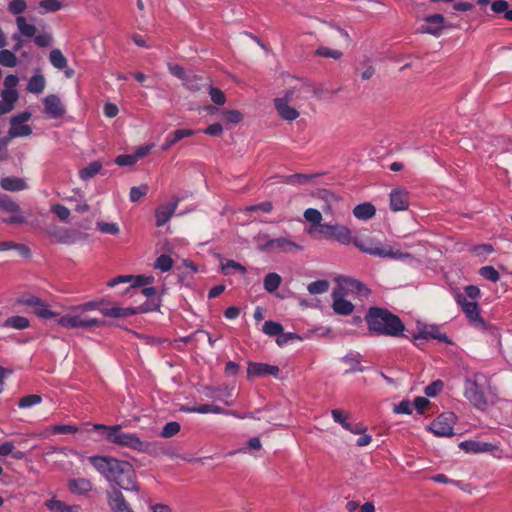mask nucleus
Listing matches in <instances>:
<instances>
[{"instance_id":"nucleus-20","label":"nucleus","mask_w":512,"mask_h":512,"mask_svg":"<svg viewBox=\"0 0 512 512\" xmlns=\"http://www.w3.org/2000/svg\"><path fill=\"white\" fill-rule=\"evenodd\" d=\"M68 490L75 495H84L92 491L93 483L87 478H74L67 482Z\"/></svg>"},{"instance_id":"nucleus-28","label":"nucleus","mask_w":512,"mask_h":512,"mask_svg":"<svg viewBox=\"0 0 512 512\" xmlns=\"http://www.w3.org/2000/svg\"><path fill=\"white\" fill-rule=\"evenodd\" d=\"M0 186L7 191H21L25 189L26 183L22 178L4 177L0 181Z\"/></svg>"},{"instance_id":"nucleus-31","label":"nucleus","mask_w":512,"mask_h":512,"mask_svg":"<svg viewBox=\"0 0 512 512\" xmlns=\"http://www.w3.org/2000/svg\"><path fill=\"white\" fill-rule=\"evenodd\" d=\"M6 328H13L16 330H23L30 326V321L24 316H11L8 317L3 324Z\"/></svg>"},{"instance_id":"nucleus-43","label":"nucleus","mask_w":512,"mask_h":512,"mask_svg":"<svg viewBox=\"0 0 512 512\" xmlns=\"http://www.w3.org/2000/svg\"><path fill=\"white\" fill-rule=\"evenodd\" d=\"M478 273L484 279L494 283L500 280V274L493 266H483L479 269Z\"/></svg>"},{"instance_id":"nucleus-33","label":"nucleus","mask_w":512,"mask_h":512,"mask_svg":"<svg viewBox=\"0 0 512 512\" xmlns=\"http://www.w3.org/2000/svg\"><path fill=\"white\" fill-rule=\"evenodd\" d=\"M45 78L42 74H35L32 76L27 84V91L34 94L41 93L45 88Z\"/></svg>"},{"instance_id":"nucleus-45","label":"nucleus","mask_w":512,"mask_h":512,"mask_svg":"<svg viewBox=\"0 0 512 512\" xmlns=\"http://www.w3.org/2000/svg\"><path fill=\"white\" fill-rule=\"evenodd\" d=\"M331 415L333 420L336 423H339L345 430L350 428V423L347 422L349 418V413L340 409H333L331 411Z\"/></svg>"},{"instance_id":"nucleus-58","label":"nucleus","mask_w":512,"mask_h":512,"mask_svg":"<svg viewBox=\"0 0 512 512\" xmlns=\"http://www.w3.org/2000/svg\"><path fill=\"white\" fill-rule=\"evenodd\" d=\"M221 269L224 275L230 274V269L238 270L243 274L246 272V268L234 260H228L226 263L222 264Z\"/></svg>"},{"instance_id":"nucleus-3","label":"nucleus","mask_w":512,"mask_h":512,"mask_svg":"<svg viewBox=\"0 0 512 512\" xmlns=\"http://www.w3.org/2000/svg\"><path fill=\"white\" fill-rule=\"evenodd\" d=\"M95 430H103L107 441L122 447H127L138 452H150L151 443L142 441L133 433L122 431L121 425L106 426L95 424Z\"/></svg>"},{"instance_id":"nucleus-40","label":"nucleus","mask_w":512,"mask_h":512,"mask_svg":"<svg viewBox=\"0 0 512 512\" xmlns=\"http://www.w3.org/2000/svg\"><path fill=\"white\" fill-rule=\"evenodd\" d=\"M0 64L4 67H15L17 65L15 52L7 49L0 50Z\"/></svg>"},{"instance_id":"nucleus-26","label":"nucleus","mask_w":512,"mask_h":512,"mask_svg":"<svg viewBox=\"0 0 512 512\" xmlns=\"http://www.w3.org/2000/svg\"><path fill=\"white\" fill-rule=\"evenodd\" d=\"M428 338L437 339L444 343H451L448 336L444 333H441L437 326H431L428 329L420 331L418 334L414 336L415 340Z\"/></svg>"},{"instance_id":"nucleus-35","label":"nucleus","mask_w":512,"mask_h":512,"mask_svg":"<svg viewBox=\"0 0 512 512\" xmlns=\"http://www.w3.org/2000/svg\"><path fill=\"white\" fill-rule=\"evenodd\" d=\"M232 394L231 389L228 387L224 388H207L206 396L210 398H214L217 400L224 401V403L228 406L232 405L231 402L224 400V398L230 397Z\"/></svg>"},{"instance_id":"nucleus-57","label":"nucleus","mask_w":512,"mask_h":512,"mask_svg":"<svg viewBox=\"0 0 512 512\" xmlns=\"http://www.w3.org/2000/svg\"><path fill=\"white\" fill-rule=\"evenodd\" d=\"M51 211L61 220L67 221L70 216V210L61 204H55L51 207Z\"/></svg>"},{"instance_id":"nucleus-48","label":"nucleus","mask_w":512,"mask_h":512,"mask_svg":"<svg viewBox=\"0 0 512 512\" xmlns=\"http://www.w3.org/2000/svg\"><path fill=\"white\" fill-rule=\"evenodd\" d=\"M180 424L176 421L168 422L162 428L160 436L163 438H171L175 436L180 431Z\"/></svg>"},{"instance_id":"nucleus-14","label":"nucleus","mask_w":512,"mask_h":512,"mask_svg":"<svg viewBox=\"0 0 512 512\" xmlns=\"http://www.w3.org/2000/svg\"><path fill=\"white\" fill-rule=\"evenodd\" d=\"M262 250H272L277 252H292L301 250L302 247L287 238H276L267 241L261 248Z\"/></svg>"},{"instance_id":"nucleus-13","label":"nucleus","mask_w":512,"mask_h":512,"mask_svg":"<svg viewBox=\"0 0 512 512\" xmlns=\"http://www.w3.org/2000/svg\"><path fill=\"white\" fill-rule=\"evenodd\" d=\"M0 209L11 213L12 215L8 218L3 219L7 224H22L25 219L20 212L19 205L14 202L8 195L0 194Z\"/></svg>"},{"instance_id":"nucleus-6","label":"nucleus","mask_w":512,"mask_h":512,"mask_svg":"<svg viewBox=\"0 0 512 512\" xmlns=\"http://www.w3.org/2000/svg\"><path fill=\"white\" fill-rule=\"evenodd\" d=\"M16 304L33 308V313L42 319H51L58 316L57 312L51 311L49 305L39 297L26 294L16 299Z\"/></svg>"},{"instance_id":"nucleus-9","label":"nucleus","mask_w":512,"mask_h":512,"mask_svg":"<svg viewBox=\"0 0 512 512\" xmlns=\"http://www.w3.org/2000/svg\"><path fill=\"white\" fill-rule=\"evenodd\" d=\"M455 300L462 308L471 325L475 327H485V322L480 315L478 303L475 301H468L463 294H456Z\"/></svg>"},{"instance_id":"nucleus-42","label":"nucleus","mask_w":512,"mask_h":512,"mask_svg":"<svg viewBox=\"0 0 512 512\" xmlns=\"http://www.w3.org/2000/svg\"><path fill=\"white\" fill-rule=\"evenodd\" d=\"M40 14L59 11L63 4L59 0H42L39 3Z\"/></svg>"},{"instance_id":"nucleus-62","label":"nucleus","mask_w":512,"mask_h":512,"mask_svg":"<svg viewBox=\"0 0 512 512\" xmlns=\"http://www.w3.org/2000/svg\"><path fill=\"white\" fill-rule=\"evenodd\" d=\"M224 118L233 124H237L242 121L243 115L238 110H225L223 111Z\"/></svg>"},{"instance_id":"nucleus-27","label":"nucleus","mask_w":512,"mask_h":512,"mask_svg":"<svg viewBox=\"0 0 512 512\" xmlns=\"http://www.w3.org/2000/svg\"><path fill=\"white\" fill-rule=\"evenodd\" d=\"M376 213V209L373 204L366 202L355 206L353 214L357 219L368 220L372 218Z\"/></svg>"},{"instance_id":"nucleus-4","label":"nucleus","mask_w":512,"mask_h":512,"mask_svg":"<svg viewBox=\"0 0 512 512\" xmlns=\"http://www.w3.org/2000/svg\"><path fill=\"white\" fill-rule=\"evenodd\" d=\"M353 244L362 252L368 253L377 257L382 258H400L402 253L394 252L388 245H382L381 242L376 241L372 238H354L352 239Z\"/></svg>"},{"instance_id":"nucleus-19","label":"nucleus","mask_w":512,"mask_h":512,"mask_svg":"<svg viewBox=\"0 0 512 512\" xmlns=\"http://www.w3.org/2000/svg\"><path fill=\"white\" fill-rule=\"evenodd\" d=\"M178 202L179 199H176L173 203L159 206L156 209L155 222L157 227L165 225L170 220L178 206Z\"/></svg>"},{"instance_id":"nucleus-30","label":"nucleus","mask_w":512,"mask_h":512,"mask_svg":"<svg viewBox=\"0 0 512 512\" xmlns=\"http://www.w3.org/2000/svg\"><path fill=\"white\" fill-rule=\"evenodd\" d=\"M316 177L317 174L296 173L293 175L282 176V182L290 185H305Z\"/></svg>"},{"instance_id":"nucleus-41","label":"nucleus","mask_w":512,"mask_h":512,"mask_svg":"<svg viewBox=\"0 0 512 512\" xmlns=\"http://www.w3.org/2000/svg\"><path fill=\"white\" fill-rule=\"evenodd\" d=\"M32 133V129L28 125H11L8 135L9 137L7 139L16 138V137H22V136H29Z\"/></svg>"},{"instance_id":"nucleus-38","label":"nucleus","mask_w":512,"mask_h":512,"mask_svg":"<svg viewBox=\"0 0 512 512\" xmlns=\"http://www.w3.org/2000/svg\"><path fill=\"white\" fill-rule=\"evenodd\" d=\"M49 60L51 64L59 70H62L67 66V59L59 49H53L50 52Z\"/></svg>"},{"instance_id":"nucleus-21","label":"nucleus","mask_w":512,"mask_h":512,"mask_svg":"<svg viewBox=\"0 0 512 512\" xmlns=\"http://www.w3.org/2000/svg\"><path fill=\"white\" fill-rule=\"evenodd\" d=\"M424 21L428 24H433L435 26H426L422 28L423 33H427L434 36H439L444 28L443 24L445 22V18L442 14H433L424 18Z\"/></svg>"},{"instance_id":"nucleus-52","label":"nucleus","mask_w":512,"mask_h":512,"mask_svg":"<svg viewBox=\"0 0 512 512\" xmlns=\"http://www.w3.org/2000/svg\"><path fill=\"white\" fill-rule=\"evenodd\" d=\"M149 190V187L147 184H142L140 186H135L130 189V200L132 202H138L142 197H144Z\"/></svg>"},{"instance_id":"nucleus-46","label":"nucleus","mask_w":512,"mask_h":512,"mask_svg":"<svg viewBox=\"0 0 512 512\" xmlns=\"http://www.w3.org/2000/svg\"><path fill=\"white\" fill-rule=\"evenodd\" d=\"M2 101L12 110L18 100V92L15 89H4L1 92Z\"/></svg>"},{"instance_id":"nucleus-61","label":"nucleus","mask_w":512,"mask_h":512,"mask_svg":"<svg viewBox=\"0 0 512 512\" xmlns=\"http://www.w3.org/2000/svg\"><path fill=\"white\" fill-rule=\"evenodd\" d=\"M51 431L55 434H74L78 431V428L74 425L61 424L53 426Z\"/></svg>"},{"instance_id":"nucleus-44","label":"nucleus","mask_w":512,"mask_h":512,"mask_svg":"<svg viewBox=\"0 0 512 512\" xmlns=\"http://www.w3.org/2000/svg\"><path fill=\"white\" fill-rule=\"evenodd\" d=\"M263 332L269 336H279L283 332V326L275 321H266L263 324Z\"/></svg>"},{"instance_id":"nucleus-17","label":"nucleus","mask_w":512,"mask_h":512,"mask_svg":"<svg viewBox=\"0 0 512 512\" xmlns=\"http://www.w3.org/2000/svg\"><path fill=\"white\" fill-rule=\"evenodd\" d=\"M49 235L58 243L73 244L76 240L80 239L82 233L75 230L53 227L52 230H49Z\"/></svg>"},{"instance_id":"nucleus-11","label":"nucleus","mask_w":512,"mask_h":512,"mask_svg":"<svg viewBox=\"0 0 512 512\" xmlns=\"http://www.w3.org/2000/svg\"><path fill=\"white\" fill-rule=\"evenodd\" d=\"M455 415L452 412L439 415L430 425L429 429L437 436L448 437L453 435Z\"/></svg>"},{"instance_id":"nucleus-22","label":"nucleus","mask_w":512,"mask_h":512,"mask_svg":"<svg viewBox=\"0 0 512 512\" xmlns=\"http://www.w3.org/2000/svg\"><path fill=\"white\" fill-rule=\"evenodd\" d=\"M273 103L279 117L285 121H294L300 115L298 110L290 104L284 103L281 100H273Z\"/></svg>"},{"instance_id":"nucleus-54","label":"nucleus","mask_w":512,"mask_h":512,"mask_svg":"<svg viewBox=\"0 0 512 512\" xmlns=\"http://www.w3.org/2000/svg\"><path fill=\"white\" fill-rule=\"evenodd\" d=\"M27 8L25 0H12L8 3V11L13 15L20 16Z\"/></svg>"},{"instance_id":"nucleus-39","label":"nucleus","mask_w":512,"mask_h":512,"mask_svg":"<svg viewBox=\"0 0 512 512\" xmlns=\"http://www.w3.org/2000/svg\"><path fill=\"white\" fill-rule=\"evenodd\" d=\"M345 283L351 292H355L363 296H367L370 293V290L362 282L356 279L347 278L345 279Z\"/></svg>"},{"instance_id":"nucleus-5","label":"nucleus","mask_w":512,"mask_h":512,"mask_svg":"<svg viewBox=\"0 0 512 512\" xmlns=\"http://www.w3.org/2000/svg\"><path fill=\"white\" fill-rule=\"evenodd\" d=\"M15 22H16L18 31L21 33V35L28 37V38H33L34 43L38 47L51 46V44L53 42V37L50 33H43V34L36 35V32H37L36 26L34 24L27 23L25 17H23V16H17Z\"/></svg>"},{"instance_id":"nucleus-56","label":"nucleus","mask_w":512,"mask_h":512,"mask_svg":"<svg viewBox=\"0 0 512 512\" xmlns=\"http://www.w3.org/2000/svg\"><path fill=\"white\" fill-rule=\"evenodd\" d=\"M42 401L41 396L32 394L20 398L18 406L20 408H29L35 404H39Z\"/></svg>"},{"instance_id":"nucleus-32","label":"nucleus","mask_w":512,"mask_h":512,"mask_svg":"<svg viewBox=\"0 0 512 512\" xmlns=\"http://www.w3.org/2000/svg\"><path fill=\"white\" fill-rule=\"evenodd\" d=\"M58 323L65 328H85L84 318L79 315H65Z\"/></svg>"},{"instance_id":"nucleus-2","label":"nucleus","mask_w":512,"mask_h":512,"mask_svg":"<svg viewBox=\"0 0 512 512\" xmlns=\"http://www.w3.org/2000/svg\"><path fill=\"white\" fill-rule=\"evenodd\" d=\"M365 320L369 330L376 335L398 337L405 330L401 319L385 308H369Z\"/></svg>"},{"instance_id":"nucleus-8","label":"nucleus","mask_w":512,"mask_h":512,"mask_svg":"<svg viewBox=\"0 0 512 512\" xmlns=\"http://www.w3.org/2000/svg\"><path fill=\"white\" fill-rule=\"evenodd\" d=\"M464 395L474 407L480 410L486 409L488 402L476 377L465 380Z\"/></svg>"},{"instance_id":"nucleus-60","label":"nucleus","mask_w":512,"mask_h":512,"mask_svg":"<svg viewBox=\"0 0 512 512\" xmlns=\"http://www.w3.org/2000/svg\"><path fill=\"white\" fill-rule=\"evenodd\" d=\"M97 228L105 234L116 235L119 233V227L115 223L98 222Z\"/></svg>"},{"instance_id":"nucleus-15","label":"nucleus","mask_w":512,"mask_h":512,"mask_svg":"<svg viewBox=\"0 0 512 512\" xmlns=\"http://www.w3.org/2000/svg\"><path fill=\"white\" fill-rule=\"evenodd\" d=\"M279 367L269 365L266 363L249 362L247 368V376L250 377H264L267 375L278 376Z\"/></svg>"},{"instance_id":"nucleus-63","label":"nucleus","mask_w":512,"mask_h":512,"mask_svg":"<svg viewBox=\"0 0 512 512\" xmlns=\"http://www.w3.org/2000/svg\"><path fill=\"white\" fill-rule=\"evenodd\" d=\"M153 281H154V277H152V276H150V277L143 276V275L137 276L135 278L133 284L127 289L126 292H128L131 289H137V288H141L147 284H151V283H153Z\"/></svg>"},{"instance_id":"nucleus-24","label":"nucleus","mask_w":512,"mask_h":512,"mask_svg":"<svg viewBox=\"0 0 512 512\" xmlns=\"http://www.w3.org/2000/svg\"><path fill=\"white\" fill-rule=\"evenodd\" d=\"M44 505L51 512H79L81 509L79 505H68L66 502L55 498L45 501Z\"/></svg>"},{"instance_id":"nucleus-36","label":"nucleus","mask_w":512,"mask_h":512,"mask_svg":"<svg viewBox=\"0 0 512 512\" xmlns=\"http://www.w3.org/2000/svg\"><path fill=\"white\" fill-rule=\"evenodd\" d=\"M102 169V164L99 161L89 163L86 167L79 171L81 179L88 180L94 177Z\"/></svg>"},{"instance_id":"nucleus-29","label":"nucleus","mask_w":512,"mask_h":512,"mask_svg":"<svg viewBox=\"0 0 512 512\" xmlns=\"http://www.w3.org/2000/svg\"><path fill=\"white\" fill-rule=\"evenodd\" d=\"M460 448L466 452L479 453L487 452L491 450L492 445L489 443L477 442V441H463L460 443Z\"/></svg>"},{"instance_id":"nucleus-12","label":"nucleus","mask_w":512,"mask_h":512,"mask_svg":"<svg viewBox=\"0 0 512 512\" xmlns=\"http://www.w3.org/2000/svg\"><path fill=\"white\" fill-rule=\"evenodd\" d=\"M106 496L111 512H135L119 488L108 490Z\"/></svg>"},{"instance_id":"nucleus-49","label":"nucleus","mask_w":512,"mask_h":512,"mask_svg":"<svg viewBox=\"0 0 512 512\" xmlns=\"http://www.w3.org/2000/svg\"><path fill=\"white\" fill-rule=\"evenodd\" d=\"M206 89L209 90V95L211 97V100L216 105H223L226 102V96L222 90L216 87H212L209 83Z\"/></svg>"},{"instance_id":"nucleus-53","label":"nucleus","mask_w":512,"mask_h":512,"mask_svg":"<svg viewBox=\"0 0 512 512\" xmlns=\"http://www.w3.org/2000/svg\"><path fill=\"white\" fill-rule=\"evenodd\" d=\"M315 55L337 60L342 57L343 53L339 50L330 49L328 47H319L316 49Z\"/></svg>"},{"instance_id":"nucleus-16","label":"nucleus","mask_w":512,"mask_h":512,"mask_svg":"<svg viewBox=\"0 0 512 512\" xmlns=\"http://www.w3.org/2000/svg\"><path fill=\"white\" fill-rule=\"evenodd\" d=\"M45 113L51 118H59L64 115L65 108L60 98L55 94L46 96L43 100Z\"/></svg>"},{"instance_id":"nucleus-59","label":"nucleus","mask_w":512,"mask_h":512,"mask_svg":"<svg viewBox=\"0 0 512 512\" xmlns=\"http://www.w3.org/2000/svg\"><path fill=\"white\" fill-rule=\"evenodd\" d=\"M444 383L441 380H435L425 388V394L428 397H434L442 391Z\"/></svg>"},{"instance_id":"nucleus-50","label":"nucleus","mask_w":512,"mask_h":512,"mask_svg":"<svg viewBox=\"0 0 512 512\" xmlns=\"http://www.w3.org/2000/svg\"><path fill=\"white\" fill-rule=\"evenodd\" d=\"M305 219L310 222L311 224L317 226V229L319 230V226L323 225L321 223L322 215L320 211L317 209L309 208L304 212Z\"/></svg>"},{"instance_id":"nucleus-51","label":"nucleus","mask_w":512,"mask_h":512,"mask_svg":"<svg viewBox=\"0 0 512 512\" xmlns=\"http://www.w3.org/2000/svg\"><path fill=\"white\" fill-rule=\"evenodd\" d=\"M329 288V282L326 280H317L314 282H311L308 285V291L311 294H322L328 291Z\"/></svg>"},{"instance_id":"nucleus-34","label":"nucleus","mask_w":512,"mask_h":512,"mask_svg":"<svg viewBox=\"0 0 512 512\" xmlns=\"http://www.w3.org/2000/svg\"><path fill=\"white\" fill-rule=\"evenodd\" d=\"M281 282L282 278L279 274L275 272L268 273L263 281L264 289L269 293H273L279 288Z\"/></svg>"},{"instance_id":"nucleus-10","label":"nucleus","mask_w":512,"mask_h":512,"mask_svg":"<svg viewBox=\"0 0 512 512\" xmlns=\"http://www.w3.org/2000/svg\"><path fill=\"white\" fill-rule=\"evenodd\" d=\"M319 233L326 239L334 240L344 245H347L352 241L351 231L349 228L339 224L330 225L324 223L319 226Z\"/></svg>"},{"instance_id":"nucleus-47","label":"nucleus","mask_w":512,"mask_h":512,"mask_svg":"<svg viewBox=\"0 0 512 512\" xmlns=\"http://www.w3.org/2000/svg\"><path fill=\"white\" fill-rule=\"evenodd\" d=\"M173 266V260L170 256L166 254H162L159 257H157L154 267L156 269L161 270L162 272L169 271Z\"/></svg>"},{"instance_id":"nucleus-64","label":"nucleus","mask_w":512,"mask_h":512,"mask_svg":"<svg viewBox=\"0 0 512 512\" xmlns=\"http://www.w3.org/2000/svg\"><path fill=\"white\" fill-rule=\"evenodd\" d=\"M115 163L119 166H132L136 160L133 154H122L116 157Z\"/></svg>"},{"instance_id":"nucleus-55","label":"nucleus","mask_w":512,"mask_h":512,"mask_svg":"<svg viewBox=\"0 0 512 512\" xmlns=\"http://www.w3.org/2000/svg\"><path fill=\"white\" fill-rule=\"evenodd\" d=\"M194 130L191 129H177L174 132H172L168 137L170 138V143L176 144L180 140L186 137H190L194 135Z\"/></svg>"},{"instance_id":"nucleus-37","label":"nucleus","mask_w":512,"mask_h":512,"mask_svg":"<svg viewBox=\"0 0 512 512\" xmlns=\"http://www.w3.org/2000/svg\"><path fill=\"white\" fill-rule=\"evenodd\" d=\"M185 411L201 413V414H206V413L224 414L225 409H223L217 405H213V404H203V405H199L197 407L187 408V409H185Z\"/></svg>"},{"instance_id":"nucleus-18","label":"nucleus","mask_w":512,"mask_h":512,"mask_svg":"<svg viewBox=\"0 0 512 512\" xmlns=\"http://www.w3.org/2000/svg\"><path fill=\"white\" fill-rule=\"evenodd\" d=\"M333 296V310L339 315H349L354 310V305L342 298L341 289H335L332 293Z\"/></svg>"},{"instance_id":"nucleus-1","label":"nucleus","mask_w":512,"mask_h":512,"mask_svg":"<svg viewBox=\"0 0 512 512\" xmlns=\"http://www.w3.org/2000/svg\"><path fill=\"white\" fill-rule=\"evenodd\" d=\"M89 461L108 481L115 482L120 490L140 492L136 472L128 461L109 456H91Z\"/></svg>"},{"instance_id":"nucleus-25","label":"nucleus","mask_w":512,"mask_h":512,"mask_svg":"<svg viewBox=\"0 0 512 512\" xmlns=\"http://www.w3.org/2000/svg\"><path fill=\"white\" fill-rule=\"evenodd\" d=\"M208 78H204L200 75L190 73L184 80L183 85L190 91L197 92L202 89H206L208 86Z\"/></svg>"},{"instance_id":"nucleus-23","label":"nucleus","mask_w":512,"mask_h":512,"mask_svg":"<svg viewBox=\"0 0 512 512\" xmlns=\"http://www.w3.org/2000/svg\"><path fill=\"white\" fill-rule=\"evenodd\" d=\"M408 194L400 189L392 190L390 194V207L393 211H404L408 209Z\"/></svg>"},{"instance_id":"nucleus-7","label":"nucleus","mask_w":512,"mask_h":512,"mask_svg":"<svg viewBox=\"0 0 512 512\" xmlns=\"http://www.w3.org/2000/svg\"><path fill=\"white\" fill-rule=\"evenodd\" d=\"M160 307L159 303L154 302H145L144 304L138 307H110V308H101L100 312L106 317L112 318H125L131 315H136L139 313H146L149 311L158 310Z\"/></svg>"}]
</instances>
